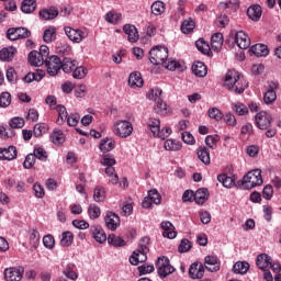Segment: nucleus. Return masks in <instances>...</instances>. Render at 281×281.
<instances>
[{
    "instance_id": "412c9836",
    "label": "nucleus",
    "mask_w": 281,
    "mask_h": 281,
    "mask_svg": "<svg viewBox=\"0 0 281 281\" xmlns=\"http://www.w3.org/2000/svg\"><path fill=\"white\" fill-rule=\"evenodd\" d=\"M45 78V70L37 69L36 72H29L25 77H23V82L30 85L32 82H41Z\"/></svg>"
},
{
    "instance_id": "de8ad7c7",
    "label": "nucleus",
    "mask_w": 281,
    "mask_h": 281,
    "mask_svg": "<svg viewBox=\"0 0 281 281\" xmlns=\"http://www.w3.org/2000/svg\"><path fill=\"white\" fill-rule=\"evenodd\" d=\"M72 71V77L76 78V80H82V78H86L88 74L87 68L78 65L75 67Z\"/></svg>"
},
{
    "instance_id": "c756f323",
    "label": "nucleus",
    "mask_w": 281,
    "mask_h": 281,
    "mask_svg": "<svg viewBox=\"0 0 281 281\" xmlns=\"http://www.w3.org/2000/svg\"><path fill=\"white\" fill-rule=\"evenodd\" d=\"M198 158L200 159V161H202V164H204V166H210V149H207V147L205 146H200L198 148Z\"/></svg>"
},
{
    "instance_id": "0e129e2a",
    "label": "nucleus",
    "mask_w": 281,
    "mask_h": 281,
    "mask_svg": "<svg viewBox=\"0 0 281 281\" xmlns=\"http://www.w3.org/2000/svg\"><path fill=\"white\" fill-rule=\"evenodd\" d=\"M9 126L11 128H23V126H25V120L23 117L15 116L11 119Z\"/></svg>"
},
{
    "instance_id": "bb28decb",
    "label": "nucleus",
    "mask_w": 281,
    "mask_h": 281,
    "mask_svg": "<svg viewBox=\"0 0 281 281\" xmlns=\"http://www.w3.org/2000/svg\"><path fill=\"white\" fill-rule=\"evenodd\" d=\"M271 256L267 254H261L257 257V267L261 269V271H267V269L271 266Z\"/></svg>"
},
{
    "instance_id": "bf43d9fd",
    "label": "nucleus",
    "mask_w": 281,
    "mask_h": 281,
    "mask_svg": "<svg viewBox=\"0 0 281 281\" xmlns=\"http://www.w3.org/2000/svg\"><path fill=\"white\" fill-rule=\"evenodd\" d=\"M162 90L159 88H154L147 93L148 100H153L154 102H158L161 100Z\"/></svg>"
},
{
    "instance_id": "4d7b16f0",
    "label": "nucleus",
    "mask_w": 281,
    "mask_h": 281,
    "mask_svg": "<svg viewBox=\"0 0 281 281\" xmlns=\"http://www.w3.org/2000/svg\"><path fill=\"white\" fill-rule=\"evenodd\" d=\"M105 21H108V23L115 24L122 21V13H115L113 11H110L105 14Z\"/></svg>"
},
{
    "instance_id": "473e14b6",
    "label": "nucleus",
    "mask_w": 281,
    "mask_h": 281,
    "mask_svg": "<svg viewBox=\"0 0 281 281\" xmlns=\"http://www.w3.org/2000/svg\"><path fill=\"white\" fill-rule=\"evenodd\" d=\"M194 27H196V22H194L192 18H189L181 23L182 34H192V32H194Z\"/></svg>"
},
{
    "instance_id": "e433bc0d",
    "label": "nucleus",
    "mask_w": 281,
    "mask_h": 281,
    "mask_svg": "<svg viewBox=\"0 0 281 281\" xmlns=\"http://www.w3.org/2000/svg\"><path fill=\"white\" fill-rule=\"evenodd\" d=\"M234 273H239L240 276H245L247 271H249V262L247 261H237L233 266Z\"/></svg>"
},
{
    "instance_id": "f3484780",
    "label": "nucleus",
    "mask_w": 281,
    "mask_h": 281,
    "mask_svg": "<svg viewBox=\"0 0 281 281\" xmlns=\"http://www.w3.org/2000/svg\"><path fill=\"white\" fill-rule=\"evenodd\" d=\"M104 222L108 229L115 232L120 226V216L113 212H108Z\"/></svg>"
},
{
    "instance_id": "69168bd1",
    "label": "nucleus",
    "mask_w": 281,
    "mask_h": 281,
    "mask_svg": "<svg viewBox=\"0 0 281 281\" xmlns=\"http://www.w3.org/2000/svg\"><path fill=\"white\" fill-rule=\"evenodd\" d=\"M218 142H221V136H218V135H207L205 137V144L212 150H214V148H215L214 144H218Z\"/></svg>"
},
{
    "instance_id": "c03bdc74",
    "label": "nucleus",
    "mask_w": 281,
    "mask_h": 281,
    "mask_svg": "<svg viewBox=\"0 0 281 281\" xmlns=\"http://www.w3.org/2000/svg\"><path fill=\"white\" fill-rule=\"evenodd\" d=\"M74 243V233L67 231L61 234L60 246L61 247H70Z\"/></svg>"
},
{
    "instance_id": "f704fd0d",
    "label": "nucleus",
    "mask_w": 281,
    "mask_h": 281,
    "mask_svg": "<svg viewBox=\"0 0 281 281\" xmlns=\"http://www.w3.org/2000/svg\"><path fill=\"white\" fill-rule=\"evenodd\" d=\"M209 196L210 193H207V189L202 188L194 193V201L198 203V205H203Z\"/></svg>"
},
{
    "instance_id": "aec40b11",
    "label": "nucleus",
    "mask_w": 281,
    "mask_h": 281,
    "mask_svg": "<svg viewBox=\"0 0 281 281\" xmlns=\"http://www.w3.org/2000/svg\"><path fill=\"white\" fill-rule=\"evenodd\" d=\"M124 33L127 35V41L130 43H137L139 41V32H137V27L132 24H125L123 26Z\"/></svg>"
},
{
    "instance_id": "09e8293b",
    "label": "nucleus",
    "mask_w": 281,
    "mask_h": 281,
    "mask_svg": "<svg viewBox=\"0 0 281 281\" xmlns=\"http://www.w3.org/2000/svg\"><path fill=\"white\" fill-rule=\"evenodd\" d=\"M93 199L97 203H102V201L106 199V192L104 191V188L97 187L94 189Z\"/></svg>"
},
{
    "instance_id": "37998d69",
    "label": "nucleus",
    "mask_w": 281,
    "mask_h": 281,
    "mask_svg": "<svg viewBox=\"0 0 281 281\" xmlns=\"http://www.w3.org/2000/svg\"><path fill=\"white\" fill-rule=\"evenodd\" d=\"M148 128L154 136H157V134L161 130V121H159V119H149Z\"/></svg>"
},
{
    "instance_id": "f8f14e48",
    "label": "nucleus",
    "mask_w": 281,
    "mask_h": 281,
    "mask_svg": "<svg viewBox=\"0 0 281 281\" xmlns=\"http://www.w3.org/2000/svg\"><path fill=\"white\" fill-rule=\"evenodd\" d=\"M205 276V267L201 262H194L189 268V278L201 280Z\"/></svg>"
},
{
    "instance_id": "7c9ffc66",
    "label": "nucleus",
    "mask_w": 281,
    "mask_h": 281,
    "mask_svg": "<svg viewBox=\"0 0 281 281\" xmlns=\"http://www.w3.org/2000/svg\"><path fill=\"white\" fill-rule=\"evenodd\" d=\"M130 87H144V79L140 72H132L128 77Z\"/></svg>"
},
{
    "instance_id": "79ce46f5",
    "label": "nucleus",
    "mask_w": 281,
    "mask_h": 281,
    "mask_svg": "<svg viewBox=\"0 0 281 281\" xmlns=\"http://www.w3.org/2000/svg\"><path fill=\"white\" fill-rule=\"evenodd\" d=\"M50 140L53 142V144H55L56 146L60 145V144H65V134L63 133V131L60 130H55L52 134H50Z\"/></svg>"
},
{
    "instance_id": "2eb2a0df",
    "label": "nucleus",
    "mask_w": 281,
    "mask_h": 281,
    "mask_svg": "<svg viewBox=\"0 0 281 281\" xmlns=\"http://www.w3.org/2000/svg\"><path fill=\"white\" fill-rule=\"evenodd\" d=\"M205 269L207 271H211V273H214L216 271L221 270V261L218 260V257L214 255H209L204 259Z\"/></svg>"
},
{
    "instance_id": "39448f33",
    "label": "nucleus",
    "mask_w": 281,
    "mask_h": 281,
    "mask_svg": "<svg viewBox=\"0 0 281 281\" xmlns=\"http://www.w3.org/2000/svg\"><path fill=\"white\" fill-rule=\"evenodd\" d=\"M63 60L57 55H52L46 57L44 60V65L46 67V71L50 76H58L61 69Z\"/></svg>"
},
{
    "instance_id": "6e6552de",
    "label": "nucleus",
    "mask_w": 281,
    "mask_h": 281,
    "mask_svg": "<svg viewBox=\"0 0 281 281\" xmlns=\"http://www.w3.org/2000/svg\"><path fill=\"white\" fill-rule=\"evenodd\" d=\"M66 36L71 41L72 43H82L89 34L87 32H83L79 29H74L71 26H65L64 29Z\"/></svg>"
},
{
    "instance_id": "8fccbe9b",
    "label": "nucleus",
    "mask_w": 281,
    "mask_h": 281,
    "mask_svg": "<svg viewBox=\"0 0 281 281\" xmlns=\"http://www.w3.org/2000/svg\"><path fill=\"white\" fill-rule=\"evenodd\" d=\"M48 130H49V127H47V124L37 123V124H35V126L33 128V135L35 137H41V135H43L44 133H47Z\"/></svg>"
},
{
    "instance_id": "a19ab883",
    "label": "nucleus",
    "mask_w": 281,
    "mask_h": 281,
    "mask_svg": "<svg viewBox=\"0 0 281 281\" xmlns=\"http://www.w3.org/2000/svg\"><path fill=\"white\" fill-rule=\"evenodd\" d=\"M217 181H220V183H222L224 188H232L236 183V180L234 178L225 173L218 175Z\"/></svg>"
},
{
    "instance_id": "0eeeda50",
    "label": "nucleus",
    "mask_w": 281,
    "mask_h": 281,
    "mask_svg": "<svg viewBox=\"0 0 281 281\" xmlns=\"http://www.w3.org/2000/svg\"><path fill=\"white\" fill-rule=\"evenodd\" d=\"M114 133L122 138L133 135V124L128 121H120L114 124Z\"/></svg>"
},
{
    "instance_id": "49530a36",
    "label": "nucleus",
    "mask_w": 281,
    "mask_h": 281,
    "mask_svg": "<svg viewBox=\"0 0 281 281\" xmlns=\"http://www.w3.org/2000/svg\"><path fill=\"white\" fill-rule=\"evenodd\" d=\"M151 12L155 16H159L166 12V7L164 5L162 1H156L151 4Z\"/></svg>"
},
{
    "instance_id": "864d4df0",
    "label": "nucleus",
    "mask_w": 281,
    "mask_h": 281,
    "mask_svg": "<svg viewBox=\"0 0 281 281\" xmlns=\"http://www.w3.org/2000/svg\"><path fill=\"white\" fill-rule=\"evenodd\" d=\"M88 214L90 218L93 221L95 218H100V214H102V211L100 210V206L95 204H90L88 207Z\"/></svg>"
},
{
    "instance_id": "a211bd4d",
    "label": "nucleus",
    "mask_w": 281,
    "mask_h": 281,
    "mask_svg": "<svg viewBox=\"0 0 281 281\" xmlns=\"http://www.w3.org/2000/svg\"><path fill=\"white\" fill-rule=\"evenodd\" d=\"M149 250H142V249H137L134 250L132 256L130 257V262L134 266L137 267V265H139V262H146V260H148V254Z\"/></svg>"
},
{
    "instance_id": "2f4dec72",
    "label": "nucleus",
    "mask_w": 281,
    "mask_h": 281,
    "mask_svg": "<svg viewBox=\"0 0 281 281\" xmlns=\"http://www.w3.org/2000/svg\"><path fill=\"white\" fill-rule=\"evenodd\" d=\"M101 153H111L115 148V140L112 138H103L99 144Z\"/></svg>"
},
{
    "instance_id": "423d86ee",
    "label": "nucleus",
    "mask_w": 281,
    "mask_h": 281,
    "mask_svg": "<svg viewBox=\"0 0 281 281\" xmlns=\"http://www.w3.org/2000/svg\"><path fill=\"white\" fill-rule=\"evenodd\" d=\"M32 36V31L27 30V27H10L7 31V38L9 41H23L25 38H30Z\"/></svg>"
},
{
    "instance_id": "c85d7f7f",
    "label": "nucleus",
    "mask_w": 281,
    "mask_h": 281,
    "mask_svg": "<svg viewBox=\"0 0 281 281\" xmlns=\"http://www.w3.org/2000/svg\"><path fill=\"white\" fill-rule=\"evenodd\" d=\"M78 65L77 60H71L69 57H65L61 61V69L64 74H71Z\"/></svg>"
},
{
    "instance_id": "393cba45",
    "label": "nucleus",
    "mask_w": 281,
    "mask_h": 281,
    "mask_svg": "<svg viewBox=\"0 0 281 281\" xmlns=\"http://www.w3.org/2000/svg\"><path fill=\"white\" fill-rule=\"evenodd\" d=\"M29 63L32 67H41L45 63V58H43V55L38 50H32L29 54Z\"/></svg>"
},
{
    "instance_id": "338daca9",
    "label": "nucleus",
    "mask_w": 281,
    "mask_h": 281,
    "mask_svg": "<svg viewBox=\"0 0 281 281\" xmlns=\"http://www.w3.org/2000/svg\"><path fill=\"white\" fill-rule=\"evenodd\" d=\"M43 245L46 247V249H54V247H56V240L54 239V236L45 235L43 237Z\"/></svg>"
},
{
    "instance_id": "f03ea898",
    "label": "nucleus",
    "mask_w": 281,
    "mask_h": 281,
    "mask_svg": "<svg viewBox=\"0 0 281 281\" xmlns=\"http://www.w3.org/2000/svg\"><path fill=\"white\" fill-rule=\"evenodd\" d=\"M243 186L245 190H251L252 188H257V186H262V170L255 169L248 171L243 178Z\"/></svg>"
},
{
    "instance_id": "cd10ccee",
    "label": "nucleus",
    "mask_w": 281,
    "mask_h": 281,
    "mask_svg": "<svg viewBox=\"0 0 281 281\" xmlns=\"http://www.w3.org/2000/svg\"><path fill=\"white\" fill-rule=\"evenodd\" d=\"M247 15L251 21H260V16H262V7L255 4L248 8Z\"/></svg>"
},
{
    "instance_id": "72a5a7b5",
    "label": "nucleus",
    "mask_w": 281,
    "mask_h": 281,
    "mask_svg": "<svg viewBox=\"0 0 281 281\" xmlns=\"http://www.w3.org/2000/svg\"><path fill=\"white\" fill-rule=\"evenodd\" d=\"M211 46L215 52H221L223 47V33H215L211 37Z\"/></svg>"
},
{
    "instance_id": "680f3d73",
    "label": "nucleus",
    "mask_w": 281,
    "mask_h": 281,
    "mask_svg": "<svg viewBox=\"0 0 281 281\" xmlns=\"http://www.w3.org/2000/svg\"><path fill=\"white\" fill-rule=\"evenodd\" d=\"M33 156L40 161H47V151L43 147H37L33 150Z\"/></svg>"
},
{
    "instance_id": "58836bf2",
    "label": "nucleus",
    "mask_w": 281,
    "mask_h": 281,
    "mask_svg": "<svg viewBox=\"0 0 281 281\" xmlns=\"http://www.w3.org/2000/svg\"><path fill=\"white\" fill-rule=\"evenodd\" d=\"M108 243L109 245H112L113 247H125L126 241L122 239V237L116 236L115 234H110L108 236Z\"/></svg>"
},
{
    "instance_id": "4468645a",
    "label": "nucleus",
    "mask_w": 281,
    "mask_h": 281,
    "mask_svg": "<svg viewBox=\"0 0 281 281\" xmlns=\"http://www.w3.org/2000/svg\"><path fill=\"white\" fill-rule=\"evenodd\" d=\"M16 147L9 146V147H0V160L1 161H12L16 159Z\"/></svg>"
},
{
    "instance_id": "4c0bfd02",
    "label": "nucleus",
    "mask_w": 281,
    "mask_h": 281,
    "mask_svg": "<svg viewBox=\"0 0 281 281\" xmlns=\"http://www.w3.org/2000/svg\"><path fill=\"white\" fill-rule=\"evenodd\" d=\"M22 12L24 14H32L36 10V0H24L21 5Z\"/></svg>"
},
{
    "instance_id": "052dcab7",
    "label": "nucleus",
    "mask_w": 281,
    "mask_h": 281,
    "mask_svg": "<svg viewBox=\"0 0 281 281\" xmlns=\"http://www.w3.org/2000/svg\"><path fill=\"white\" fill-rule=\"evenodd\" d=\"M209 117L212 120H215V122H221L223 120V112L218 110V108H211L209 109Z\"/></svg>"
},
{
    "instance_id": "3c124183",
    "label": "nucleus",
    "mask_w": 281,
    "mask_h": 281,
    "mask_svg": "<svg viewBox=\"0 0 281 281\" xmlns=\"http://www.w3.org/2000/svg\"><path fill=\"white\" fill-rule=\"evenodd\" d=\"M9 104H12V94H10V92H2L0 94V106L8 109Z\"/></svg>"
},
{
    "instance_id": "20e7f679",
    "label": "nucleus",
    "mask_w": 281,
    "mask_h": 281,
    "mask_svg": "<svg viewBox=\"0 0 281 281\" xmlns=\"http://www.w3.org/2000/svg\"><path fill=\"white\" fill-rule=\"evenodd\" d=\"M156 268L159 278H168L171 273H175L176 269L170 265V259L167 257H159L157 262H156Z\"/></svg>"
},
{
    "instance_id": "6e6d98bb",
    "label": "nucleus",
    "mask_w": 281,
    "mask_h": 281,
    "mask_svg": "<svg viewBox=\"0 0 281 281\" xmlns=\"http://www.w3.org/2000/svg\"><path fill=\"white\" fill-rule=\"evenodd\" d=\"M190 249H192V241H190V239H182L179 247H178V251L179 254H188V251H190Z\"/></svg>"
},
{
    "instance_id": "dca6fc26",
    "label": "nucleus",
    "mask_w": 281,
    "mask_h": 281,
    "mask_svg": "<svg viewBox=\"0 0 281 281\" xmlns=\"http://www.w3.org/2000/svg\"><path fill=\"white\" fill-rule=\"evenodd\" d=\"M90 234L92 235V238H94L97 243H100V245L109 240V238H106V233L104 232V228H102V226L100 225L91 226Z\"/></svg>"
},
{
    "instance_id": "a878e982",
    "label": "nucleus",
    "mask_w": 281,
    "mask_h": 281,
    "mask_svg": "<svg viewBox=\"0 0 281 281\" xmlns=\"http://www.w3.org/2000/svg\"><path fill=\"white\" fill-rule=\"evenodd\" d=\"M192 74L194 76H198V78H205L207 76V66L203 64L202 61H196L191 67Z\"/></svg>"
},
{
    "instance_id": "5701e85b",
    "label": "nucleus",
    "mask_w": 281,
    "mask_h": 281,
    "mask_svg": "<svg viewBox=\"0 0 281 281\" xmlns=\"http://www.w3.org/2000/svg\"><path fill=\"white\" fill-rule=\"evenodd\" d=\"M161 229H164L162 236L164 238H169L172 240V238H177V232L175 231V225H172L170 222H162L160 224Z\"/></svg>"
},
{
    "instance_id": "f257e3e1",
    "label": "nucleus",
    "mask_w": 281,
    "mask_h": 281,
    "mask_svg": "<svg viewBox=\"0 0 281 281\" xmlns=\"http://www.w3.org/2000/svg\"><path fill=\"white\" fill-rule=\"evenodd\" d=\"M225 87L228 91L240 94L245 93V89L249 87V83L245 82V78L240 76L239 71L228 70L225 76Z\"/></svg>"
},
{
    "instance_id": "774afa93",
    "label": "nucleus",
    "mask_w": 281,
    "mask_h": 281,
    "mask_svg": "<svg viewBox=\"0 0 281 281\" xmlns=\"http://www.w3.org/2000/svg\"><path fill=\"white\" fill-rule=\"evenodd\" d=\"M115 164L117 162L115 161V157H113V155L108 154L102 156V160H101L102 166L110 167V166H115Z\"/></svg>"
},
{
    "instance_id": "ddd939ff",
    "label": "nucleus",
    "mask_w": 281,
    "mask_h": 281,
    "mask_svg": "<svg viewBox=\"0 0 281 281\" xmlns=\"http://www.w3.org/2000/svg\"><path fill=\"white\" fill-rule=\"evenodd\" d=\"M234 41L239 49H247L249 45H251V40L249 38V35H247V33H245L244 31H238L235 34Z\"/></svg>"
},
{
    "instance_id": "1a4fd4ad",
    "label": "nucleus",
    "mask_w": 281,
    "mask_h": 281,
    "mask_svg": "<svg viewBox=\"0 0 281 281\" xmlns=\"http://www.w3.org/2000/svg\"><path fill=\"white\" fill-rule=\"evenodd\" d=\"M256 125L260 131H268L273 122V117L269 113L261 111L258 112L255 116Z\"/></svg>"
},
{
    "instance_id": "a18cd8bd",
    "label": "nucleus",
    "mask_w": 281,
    "mask_h": 281,
    "mask_svg": "<svg viewBox=\"0 0 281 281\" xmlns=\"http://www.w3.org/2000/svg\"><path fill=\"white\" fill-rule=\"evenodd\" d=\"M155 113H157L158 115H167L168 113V105L166 104V102H164L162 99L156 101V105L154 108Z\"/></svg>"
},
{
    "instance_id": "13d9d810",
    "label": "nucleus",
    "mask_w": 281,
    "mask_h": 281,
    "mask_svg": "<svg viewBox=\"0 0 281 281\" xmlns=\"http://www.w3.org/2000/svg\"><path fill=\"white\" fill-rule=\"evenodd\" d=\"M165 149L166 150H181V143L175 139H167L165 142Z\"/></svg>"
},
{
    "instance_id": "7ed1b4c3",
    "label": "nucleus",
    "mask_w": 281,
    "mask_h": 281,
    "mask_svg": "<svg viewBox=\"0 0 281 281\" xmlns=\"http://www.w3.org/2000/svg\"><path fill=\"white\" fill-rule=\"evenodd\" d=\"M149 60L153 65H165L168 60V47L155 46L149 50Z\"/></svg>"
},
{
    "instance_id": "c9c22d12",
    "label": "nucleus",
    "mask_w": 281,
    "mask_h": 281,
    "mask_svg": "<svg viewBox=\"0 0 281 281\" xmlns=\"http://www.w3.org/2000/svg\"><path fill=\"white\" fill-rule=\"evenodd\" d=\"M195 47L199 52H201V54H204L205 56H210V52H212L210 44L205 42L204 38H199L195 42Z\"/></svg>"
},
{
    "instance_id": "ea45409f",
    "label": "nucleus",
    "mask_w": 281,
    "mask_h": 281,
    "mask_svg": "<svg viewBox=\"0 0 281 281\" xmlns=\"http://www.w3.org/2000/svg\"><path fill=\"white\" fill-rule=\"evenodd\" d=\"M44 43H54L56 41V27L50 26L44 31L43 34Z\"/></svg>"
},
{
    "instance_id": "603ef678",
    "label": "nucleus",
    "mask_w": 281,
    "mask_h": 281,
    "mask_svg": "<svg viewBox=\"0 0 281 281\" xmlns=\"http://www.w3.org/2000/svg\"><path fill=\"white\" fill-rule=\"evenodd\" d=\"M233 111H235V113H237V115H247V113H249V109L247 108V105L237 102V103H233Z\"/></svg>"
},
{
    "instance_id": "b1692460",
    "label": "nucleus",
    "mask_w": 281,
    "mask_h": 281,
    "mask_svg": "<svg viewBox=\"0 0 281 281\" xmlns=\"http://www.w3.org/2000/svg\"><path fill=\"white\" fill-rule=\"evenodd\" d=\"M249 52L257 56V58L269 56V47L265 44H255L250 47Z\"/></svg>"
},
{
    "instance_id": "e2e57ef3",
    "label": "nucleus",
    "mask_w": 281,
    "mask_h": 281,
    "mask_svg": "<svg viewBox=\"0 0 281 281\" xmlns=\"http://www.w3.org/2000/svg\"><path fill=\"white\" fill-rule=\"evenodd\" d=\"M34 164H36V157L34 154H29L24 159L23 168H25V170H31V168H34Z\"/></svg>"
},
{
    "instance_id": "6ab92c4d",
    "label": "nucleus",
    "mask_w": 281,
    "mask_h": 281,
    "mask_svg": "<svg viewBox=\"0 0 281 281\" xmlns=\"http://www.w3.org/2000/svg\"><path fill=\"white\" fill-rule=\"evenodd\" d=\"M14 56H16V47L14 46L4 47L0 50V60L2 63H12Z\"/></svg>"
},
{
    "instance_id": "4be33fe9",
    "label": "nucleus",
    "mask_w": 281,
    "mask_h": 281,
    "mask_svg": "<svg viewBox=\"0 0 281 281\" xmlns=\"http://www.w3.org/2000/svg\"><path fill=\"white\" fill-rule=\"evenodd\" d=\"M58 14V8L56 7L40 10V18H42L43 21H54Z\"/></svg>"
},
{
    "instance_id": "9b49d317",
    "label": "nucleus",
    "mask_w": 281,
    "mask_h": 281,
    "mask_svg": "<svg viewBox=\"0 0 281 281\" xmlns=\"http://www.w3.org/2000/svg\"><path fill=\"white\" fill-rule=\"evenodd\" d=\"M268 91L263 94V102L265 104H273L276 100H278V94L276 93V90L279 89L280 83L277 81H270L268 82Z\"/></svg>"
},
{
    "instance_id": "9d476101",
    "label": "nucleus",
    "mask_w": 281,
    "mask_h": 281,
    "mask_svg": "<svg viewBox=\"0 0 281 281\" xmlns=\"http://www.w3.org/2000/svg\"><path fill=\"white\" fill-rule=\"evenodd\" d=\"M23 273L25 269L23 267H11L4 269V280L5 281H21L23 280Z\"/></svg>"
},
{
    "instance_id": "5fc2aeb1",
    "label": "nucleus",
    "mask_w": 281,
    "mask_h": 281,
    "mask_svg": "<svg viewBox=\"0 0 281 281\" xmlns=\"http://www.w3.org/2000/svg\"><path fill=\"white\" fill-rule=\"evenodd\" d=\"M56 111L58 113L57 124H65V120H67V108L57 105Z\"/></svg>"
}]
</instances>
